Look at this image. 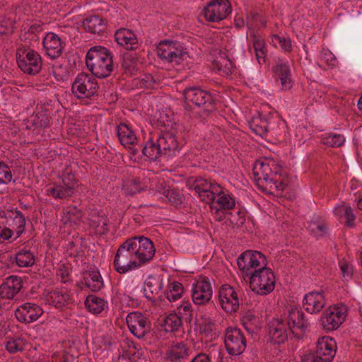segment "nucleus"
<instances>
[{
  "mask_svg": "<svg viewBox=\"0 0 362 362\" xmlns=\"http://www.w3.org/2000/svg\"><path fill=\"white\" fill-rule=\"evenodd\" d=\"M253 176L257 185L265 182L270 188L283 191L288 185L286 171L281 165L273 159L257 160L253 166Z\"/></svg>",
  "mask_w": 362,
  "mask_h": 362,
  "instance_id": "1",
  "label": "nucleus"
},
{
  "mask_svg": "<svg viewBox=\"0 0 362 362\" xmlns=\"http://www.w3.org/2000/svg\"><path fill=\"white\" fill-rule=\"evenodd\" d=\"M86 66L95 76L108 77L115 69L112 53L105 47L95 46L86 54Z\"/></svg>",
  "mask_w": 362,
  "mask_h": 362,
  "instance_id": "2",
  "label": "nucleus"
},
{
  "mask_svg": "<svg viewBox=\"0 0 362 362\" xmlns=\"http://www.w3.org/2000/svg\"><path fill=\"white\" fill-rule=\"evenodd\" d=\"M26 220L24 214L16 209L0 211V243L13 236L17 239L25 230Z\"/></svg>",
  "mask_w": 362,
  "mask_h": 362,
  "instance_id": "3",
  "label": "nucleus"
},
{
  "mask_svg": "<svg viewBox=\"0 0 362 362\" xmlns=\"http://www.w3.org/2000/svg\"><path fill=\"white\" fill-rule=\"evenodd\" d=\"M185 100L184 108L186 111L192 112L194 107H197L204 116H208L216 109L214 97L211 93L197 86L186 88L182 91Z\"/></svg>",
  "mask_w": 362,
  "mask_h": 362,
  "instance_id": "4",
  "label": "nucleus"
},
{
  "mask_svg": "<svg viewBox=\"0 0 362 362\" xmlns=\"http://www.w3.org/2000/svg\"><path fill=\"white\" fill-rule=\"evenodd\" d=\"M113 264L115 270L119 274H126L141 267L134 254L133 245L129 238L117 249Z\"/></svg>",
  "mask_w": 362,
  "mask_h": 362,
  "instance_id": "5",
  "label": "nucleus"
},
{
  "mask_svg": "<svg viewBox=\"0 0 362 362\" xmlns=\"http://www.w3.org/2000/svg\"><path fill=\"white\" fill-rule=\"evenodd\" d=\"M16 57L18 67L25 74L35 75L42 69L40 55L26 45H21L17 48Z\"/></svg>",
  "mask_w": 362,
  "mask_h": 362,
  "instance_id": "6",
  "label": "nucleus"
},
{
  "mask_svg": "<svg viewBox=\"0 0 362 362\" xmlns=\"http://www.w3.org/2000/svg\"><path fill=\"white\" fill-rule=\"evenodd\" d=\"M250 276V287L259 295H267L274 289L276 279L274 272L268 267L255 270Z\"/></svg>",
  "mask_w": 362,
  "mask_h": 362,
  "instance_id": "7",
  "label": "nucleus"
},
{
  "mask_svg": "<svg viewBox=\"0 0 362 362\" xmlns=\"http://www.w3.org/2000/svg\"><path fill=\"white\" fill-rule=\"evenodd\" d=\"M158 56L163 61L177 65L186 59L188 52L177 40H163L157 47Z\"/></svg>",
  "mask_w": 362,
  "mask_h": 362,
  "instance_id": "8",
  "label": "nucleus"
},
{
  "mask_svg": "<svg viewBox=\"0 0 362 362\" xmlns=\"http://www.w3.org/2000/svg\"><path fill=\"white\" fill-rule=\"evenodd\" d=\"M238 268L250 275L255 270L265 268L267 265L266 256L257 250H246L237 259Z\"/></svg>",
  "mask_w": 362,
  "mask_h": 362,
  "instance_id": "9",
  "label": "nucleus"
},
{
  "mask_svg": "<svg viewBox=\"0 0 362 362\" xmlns=\"http://www.w3.org/2000/svg\"><path fill=\"white\" fill-rule=\"evenodd\" d=\"M76 179L71 172H64L62 175V183L54 185L46 189V194L57 199H64L71 197L74 193Z\"/></svg>",
  "mask_w": 362,
  "mask_h": 362,
  "instance_id": "10",
  "label": "nucleus"
},
{
  "mask_svg": "<svg viewBox=\"0 0 362 362\" xmlns=\"http://www.w3.org/2000/svg\"><path fill=\"white\" fill-rule=\"evenodd\" d=\"M224 344L230 355L238 356L245 350L247 340L240 329L228 327L225 332Z\"/></svg>",
  "mask_w": 362,
  "mask_h": 362,
  "instance_id": "11",
  "label": "nucleus"
},
{
  "mask_svg": "<svg viewBox=\"0 0 362 362\" xmlns=\"http://www.w3.org/2000/svg\"><path fill=\"white\" fill-rule=\"evenodd\" d=\"M98 88L97 81L93 76L81 73L75 79L72 87V93L78 98H90L93 96Z\"/></svg>",
  "mask_w": 362,
  "mask_h": 362,
  "instance_id": "12",
  "label": "nucleus"
},
{
  "mask_svg": "<svg viewBox=\"0 0 362 362\" xmlns=\"http://www.w3.org/2000/svg\"><path fill=\"white\" fill-rule=\"evenodd\" d=\"M346 308L344 305L331 306L326 309L320 318L322 328L327 331L337 329L345 320Z\"/></svg>",
  "mask_w": 362,
  "mask_h": 362,
  "instance_id": "13",
  "label": "nucleus"
},
{
  "mask_svg": "<svg viewBox=\"0 0 362 362\" xmlns=\"http://www.w3.org/2000/svg\"><path fill=\"white\" fill-rule=\"evenodd\" d=\"M129 239L133 245L134 254L141 265L149 262L153 258L156 249L149 238L144 236H134Z\"/></svg>",
  "mask_w": 362,
  "mask_h": 362,
  "instance_id": "14",
  "label": "nucleus"
},
{
  "mask_svg": "<svg viewBox=\"0 0 362 362\" xmlns=\"http://www.w3.org/2000/svg\"><path fill=\"white\" fill-rule=\"evenodd\" d=\"M231 13V6L228 0H214L204 8L203 13L206 21L218 22L225 19Z\"/></svg>",
  "mask_w": 362,
  "mask_h": 362,
  "instance_id": "15",
  "label": "nucleus"
},
{
  "mask_svg": "<svg viewBox=\"0 0 362 362\" xmlns=\"http://www.w3.org/2000/svg\"><path fill=\"white\" fill-rule=\"evenodd\" d=\"M126 322L131 333L139 339H143L151 331L150 321L141 313H129Z\"/></svg>",
  "mask_w": 362,
  "mask_h": 362,
  "instance_id": "16",
  "label": "nucleus"
},
{
  "mask_svg": "<svg viewBox=\"0 0 362 362\" xmlns=\"http://www.w3.org/2000/svg\"><path fill=\"white\" fill-rule=\"evenodd\" d=\"M192 299L197 305H205L212 298V287L210 281L206 276H199L193 284Z\"/></svg>",
  "mask_w": 362,
  "mask_h": 362,
  "instance_id": "17",
  "label": "nucleus"
},
{
  "mask_svg": "<svg viewBox=\"0 0 362 362\" xmlns=\"http://www.w3.org/2000/svg\"><path fill=\"white\" fill-rule=\"evenodd\" d=\"M272 71L276 80L280 82L281 90H288L292 88L293 81L291 76V66L288 62L278 58L272 66Z\"/></svg>",
  "mask_w": 362,
  "mask_h": 362,
  "instance_id": "18",
  "label": "nucleus"
},
{
  "mask_svg": "<svg viewBox=\"0 0 362 362\" xmlns=\"http://www.w3.org/2000/svg\"><path fill=\"white\" fill-rule=\"evenodd\" d=\"M218 300L221 308L226 313L236 312L239 308L238 293L228 284H224L220 288Z\"/></svg>",
  "mask_w": 362,
  "mask_h": 362,
  "instance_id": "19",
  "label": "nucleus"
},
{
  "mask_svg": "<svg viewBox=\"0 0 362 362\" xmlns=\"http://www.w3.org/2000/svg\"><path fill=\"white\" fill-rule=\"evenodd\" d=\"M286 324L291 332L296 336L304 332L310 326V322L305 318L303 311L296 308L288 310Z\"/></svg>",
  "mask_w": 362,
  "mask_h": 362,
  "instance_id": "20",
  "label": "nucleus"
},
{
  "mask_svg": "<svg viewBox=\"0 0 362 362\" xmlns=\"http://www.w3.org/2000/svg\"><path fill=\"white\" fill-rule=\"evenodd\" d=\"M288 327L286 322L276 318L272 320L268 324V334L271 341L274 344H281L288 339Z\"/></svg>",
  "mask_w": 362,
  "mask_h": 362,
  "instance_id": "21",
  "label": "nucleus"
},
{
  "mask_svg": "<svg viewBox=\"0 0 362 362\" xmlns=\"http://www.w3.org/2000/svg\"><path fill=\"white\" fill-rule=\"evenodd\" d=\"M192 351L183 341L173 343L165 353L167 362H187Z\"/></svg>",
  "mask_w": 362,
  "mask_h": 362,
  "instance_id": "22",
  "label": "nucleus"
},
{
  "mask_svg": "<svg viewBox=\"0 0 362 362\" xmlns=\"http://www.w3.org/2000/svg\"><path fill=\"white\" fill-rule=\"evenodd\" d=\"M160 148L163 157L170 158L177 156L181 147L176 136L172 132H165L158 136Z\"/></svg>",
  "mask_w": 362,
  "mask_h": 362,
  "instance_id": "23",
  "label": "nucleus"
},
{
  "mask_svg": "<svg viewBox=\"0 0 362 362\" xmlns=\"http://www.w3.org/2000/svg\"><path fill=\"white\" fill-rule=\"evenodd\" d=\"M42 313L43 310L39 305L31 303L21 305L15 311L17 320L25 323L36 321Z\"/></svg>",
  "mask_w": 362,
  "mask_h": 362,
  "instance_id": "24",
  "label": "nucleus"
},
{
  "mask_svg": "<svg viewBox=\"0 0 362 362\" xmlns=\"http://www.w3.org/2000/svg\"><path fill=\"white\" fill-rule=\"evenodd\" d=\"M42 43L46 54L52 59L59 57L64 48V43L54 33H47L44 37Z\"/></svg>",
  "mask_w": 362,
  "mask_h": 362,
  "instance_id": "25",
  "label": "nucleus"
},
{
  "mask_svg": "<svg viewBox=\"0 0 362 362\" xmlns=\"http://www.w3.org/2000/svg\"><path fill=\"white\" fill-rule=\"evenodd\" d=\"M325 304L326 301L322 291H311L305 294L303 298V307L311 314L320 312Z\"/></svg>",
  "mask_w": 362,
  "mask_h": 362,
  "instance_id": "26",
  "label": "nucleus"
},
{
  "mask_svg": "<svg viewBox=\"0 0 362 362\" xmlns=\"http://www.w3.org/2000/svg\"><path fill=\"white\" fill-rule=\"evenodd\" d=\"M23 282L18 276H9L0 286V296L2 298L12 299L21 291Z\"/></svg>",
  "mask_w": 362,
  "mask_h": 362,
  "instance_id": "27",
  "label": "nucleus"
},
{
  "mask_svg": "<svg viewBox=\"0 0 362 362\" xmlns=\"http://www.w3.org/2000/svg\"><path fill=\"white\" fill-rule=\"evenodd\" d=\"M336 353V342L329 337L319 339L316 346V354L323 358L327 362H330Z\"/></svg>",
  "mask_w": 362,
  "mask_h": 362,
  "instance_id": "28",
  "label": "nucleus"
},
{
  "mask_svg": "<svg viewBox=\"0 0 362 362\" xmlns=\"http://www.w3.org/2000/svg\"><path fill=\"white\" fill-rule=\"evenodd\" d=\"M36 113L31 117V124L37 129H45L51 124L49 116V104H37Z\"/></svg>",
  "mask_w": 362,
  "mask_h": 362,
  "instance_id": "29",
  "label": "nucleus"
},
{
  "mask_svg": "<svg viewBox=\"0 0 362 362\" xmlns=\"http://www.w3.org/2000/svg\"><path fill=\"white\" fill-rule=\"evenodd\" d=\"M116 42L127 50L136 49L138 47V40L136 35L130 30L121 28L115 34Z\"/></svg>",
  "mask_w": 362,
  "mask_h": 362,
  "instance_id": "30",
  "label": "nucleus"
},
{
  "mask_svg": "<svg viewBox=\"0 0 362 362\" xmlns=\"http://www.w3.org/2000/svg\"><path fill=\"white\" fill-rule=\"evenodd\" d=\"M162 288L163 283L161 279L149 276L144 283V296L152 301L156 299L161 300L160 291Z\"/></svg>",
  "mask_w": 362,
  "mask_h": 362,
  "instance_id": "31",
  "label": "nucleus"
},
{
  "mask_svg": "<svg viewBox=\"0 0 362 362\" xmlns=\"http://www.w3.org/2000/svg\"><path fill=\"white\" fill-rule=\"evenodd\" d=\"M71 300V296L66 291L57 289L49 292L46 296L47 303L57 308L67 305Z\"/></svg>",
  "mask_w": 362,
  "mask_h": 362,
  "instance_id": "32",
  "label": "nucleus"
},
{
  "mask_svg": "<svg viewBox=\"0 0 362 362\" xmlns=\"http://www.w3.org/2000/svg\"><path fill=\"white\" fill-rule=\"evenodd\" d=\"M90 221L97 233L104 235L108 233L109 220L103 211H93L90 214Z\"/></svg>",
  "mask_w": 362,
  "mask_h": 362,
  "instance_id": "33",
  "label": "nucleus"
},
{
  "mask_svg": "<svg viewBox=\"0 0 362 362\" xmlns=\"http://www.w3.org/2000/svg\"><path fill=\"white\" fill-rule=\"evenodd\" d=\"M286 122L279 117H269L268 134L276 137L277 139H282L286 133Z\"/></svg>",
  "mask_w": 362,
  "mask_h": 362,
  "instance_id": "34",
  "label": "nucleus"
},
{
  "mask_svg": "<svg viewBox=\"0 0 362 362\" xmlns=\"http://www.w3.org/2000/svg\"><path fill=\"white\" fill-rule=\"evenodd\" d=\"M84 29L91 33L100 34L106 29L105 21L98 16H91L83 21Z\"/></svg>",
  "mask_w": 362,
  "mask_h": 362,
  "instance_id": "35",
  "label": "nucleus"
},
{
  "mask_svg": "<svg viewBox=\"0 0 362 362\" xmlns=\"http://www.w3.org/2000/svg\"><path fill=\"white\" fill-rule=\"evenodd\" d=\"M269 117L262 115L253 117L249 122L250 129L257 135L264 138L268 135Z\"/></svg>",
  "mask_w": 362,
  "mask_h": 362,
  "instance_id": "36",
  "label": "nucleus"
},
{
  "mask_svg": "<svg viewBox=\"0 0 362 362\" xmlns=\"http://www.w3.org/2000/svg\"><path fill=\"white\" fill-rule=\"evenodd\" d=\"M83 282L92 291H100L103 286V281L98 271L93 270L83 274Z\"/></svg>",
  "mask_w": 362,
  "mask_h": 362,
  "instance_id": "37",
  "label": "nucleus"
},
{
  "mask_svg": "<svg viewBox=\"0 0 362 362\" xmlns=\"http://www.w3.org/2000/svg\"><path fill=\"white\" fill-rule=\"evenodd\" d=\"M159 146L158 137L156 139L150 138L145 142L144 146L141 148L142 154L152 160H156L163 156Z\"/></svg>",
  "mask_w": 362,
  "mask_h": 362,
  "instance_id": "38",
  "label": "nucleus"
},
{
  "mask_svg": "<svg viewBox=\"0 0 362 362\" xmlns=\"http://www.w3.org/2000/svg\"><path fill=\"white\" fill-rule=\"evenodd\" d=\"M117 136L121 144L125 147L134 145L137 141L134 131L124 123H121L117 126Z\"/></svg>",
  "mask_w": 362,
  "mask_h": 362,
  "instance_id": "39",
  "label": "nucleus"
},
{
  "mask_svg": "<svg viewBox=\"0 0 362 362\" xmlns=\"http://www.w3.org/2000/svg\"><path fill=\"white\" fill-rule=\"evenodd\" d=\"M85 305L91 313L99 314L105 309L106 302L104 299L91 294L87 296Z\"/></svg>",
  "mask_w": 362,
  "mask_h": 362,
  "instance_id": "40",
  "label": "nucleus"
},
{
  "mask_svg": "<svg viewBox=\"0 0 362 362\" xmlns=\"http://www.w3.org/2000/svg\"><path fill=\"white\" fill-rule=\"evenodd\" d=\"M182 325V320L177 313H170L165 317L162 326L165 332H177Z\"/></svg>",
  "mask_w": 362,
  "mask_h": 362,
  "instance_id": "41",
  "label": "nucleus"
},
{
  "mask_svg": "<svg viewBox=\"0 0 362 362\" xmlns=\"http://www.w3.org/2000/svg\"><path fill=\"white\" fill-rule=\"evenodd\" d=\"M16 262L21 267H30L35 263V255L28 250L21 249L16 255Z\"/></svg>",
  "mask_w": 362,
  "mask_h": 362,
  "instance_id": "42",
  "label": "nucleus"
},
{
  "mask_svg": "<svg viewBox=\"0 0 362 362\" xmlns=\"http://www.w3.org/2000/svg\"><path fill=\"white\" fill-rule=\"evenodd\" d=\"M44 26L45 24L40 21L27 19L21 25V31H23L25 35L35 36L43 30Z\"/></svg>",
  "mask_w": 362,
  "mask_h": 362,
  "instance_id": "43",
  "label": "nucleus"
},
{
  "mask_svg": "<svg viewBox=\"0 0 362 362\" xmlns=\"http://www.w3.org/2000/svg\"><path fill=\"white\" fill-rule=\"evenodd\" d=\"M210 205H216L217 208L227 211L233 209L235 205V199L228 194L222 193L214 201L211 202Z\"/></svg>",
  "mask_w": 362,
  "mask_h": 362,
  "instance_id": "44",
  "label": "nucleus"
},
{
  "mask_svg": "<svg viewBox=\"0 0 362 362\" xmlns=\"http://www.w3.org/2000/svg\"><path fill=\"white\" fill-rule=\"evenodd\" d=\"M183 293V286L180 282L175 281L168 285L167 291L164 293L166 298L170 301H175L180 298Z\"/></svg>",
  "mask_w": 362,
  "mask_h": 362,
  "instance_id": "45",
  "label": "nucleus"
},
{
  "mask_svg": "<svg viewBox=\"0 0 362 362\" xmlns=\"http://www.w3.org/2000/svg\"><path fill=\"white\" fill-rule=\"evenodd\" d=\"M334 212V214L338 216H344L346 220V225L348 226L352 227L354 226L356 216L351 206L343 204L336 207Z\"/></svg>",
  "mask_w": 362,
  "mask_h": 362,
  "instance_id": "46",
  "label": "nucleus"
},
{
  "mask_svg": "<svg viewBox=\"0 0 362 362\" xmlns=\"http://www.w3.org/2000/svg\"><path fill=\"white\" fill-rule=\"evenodd\" d=\"M211 183L204 178H197L194 182V189L203 202H206L205 196L210 189Z\"/></svg>",
  "mask_w": 362,
  "mask_h": 362,
  "instance_id": "47",
  "label": "nucleus"
},
{
  "mask_svg": "<svg viewBox=\"0 0 362 362\" xmlns=\"http://www.w3.org/2000/svg\"><path fill=\"white\" fill-rule=\"evenodd\" d=\"M178 315L186 322H191L193 317L192 306L189 302H183L177 308Z\"/></svg>",
  "mask_w": 362,
  "mask_h": 362,
  "instance_id": "48",
  "label": "nucleus"
},
{
  "mask_svg": "<svg viewBox=\"0 0 362 362\" xmlns=\"http://www.w3.org/2000/svg\"><path fill=\"white\" fill-rule=\"evenodd\" d=\"M26 340L21 337H14L8 340L6 347L8 352L16 353L25 349Z\"/></svg>",
  "mask_w": 362,
  "mask_h": 362,
  "instance_id": "49",
  "label": "nucleus"
},
{
  "mask_svg": "<svg viewBox=\"0 0 362 362\" xmlns=\"http://www.w3.org/2000/svg\"><path fill=\"white\" fill-rule=\"evenodd\" d=\"M323 144L333 148L341 146L344 141L345 137L342 134H330L322 139Z\"/></svg>",
  "mask_w": 362,
  "mask_h": 362,
  "instance_id": "50",
  "label": "nucleus"
},
{
  "mask_svg": "<svg viewBox=\"0 0 362 362\" xmlns=\"http://www.w3.org/2000/svg\"><path fill=\"white\" fill-rule=\"evenodd\" d=\"M195 324L200 333L205 334L207 337L212 336L214 324L210 319L205 318L202 322H200L199 320H196Z\"/></svg>",
  "mask_w": 362,
  "mask_h": 362,
  "instance_id": "51",
  "label": "nucleus"
},
{
  "mask_svg": "<svg viewBox=\"0 0 362 362\" xmlns=\"http://www.w3.org/2000/svg\"><path fill=\"white\" fill-rule=\"evenodd\" d=\"M13 175L10 167L4 161H0V185L12 181Z\"/></svg>",
  "mask_w": 362,
  "mask_h": 362,
  "instance_id": "52",
  "label": "nucleus"
},
{
  "mask_svg": "<svg viewBox=\"0 0 362 362\" xmlns=\"http://www.w3.org/2000/svg\"><path fill=\"white\" fill-rule=\"evenodd\" d=\"M228 220L230 222L237 226H241L245 223V214L240 209L237 210L235 214L233 212L227 211Z\"/></svg>",
  "mask_w": 362,
  "mask_h": 362,
  "instance_id": "53",
  "label": "nucleus"
},
{
  "mask_svg": "<svg viewBox=\"0 0 362 362\" xmlns=\"http://www.w3.org/2000/svg\"><path fill=\"white\" fill-rule=\"evenodd\" d=\"M222 193L225 192L222 190L221 187L216 183L211 182L210 189L209 190L208 194L205 196L206 198L205 202L210 203L211 202L214 201V199Z\"/></svg>",
  "mask_w": 362,
  "mask_h": 362,
  "instance_id": "54",
  "label": "nucleus"
},
{
  "mask_svg": "<svg viewBox=\"0 0 362 362\" xmlns=\"http://www.w3.org/2000/svg\"><path fill=\"white\" fill-rule=\"evenodd\" d=\"M163 194L171 203L177 204L182 202V196L180 193L175 189L168 188L164 189Z\"/></svg>",
  "mask_w": 362,
  "mask_h": 362,
  "instance_id": "55",
  "label": "nucleus"
},
{
  "mask_svg": "<svg viewBox=\"0 0 362 362\" xmlns=\"http://www.w3.org/2000/svg\"><path fill=\"white\" fill-rule=\"evenodd\" d=\"M14 23L13 20L6 17L0 18V34H9L13 32Z\"/></svg>",
  "mask_w": 362,
  "mask_h": 362,
  "instance_id": "56",
  "label": "nucleus"
},
{
  "mask_svg": "<svg viewBox=\"0 0 362 362\" xmlns=\"http://www.w3.org/2000/svg\"><path fill=\"white\" fill-rule=\"evenodd\" d=\"M215 65L218 70L226 74H232L233 64L229 59H223V61L215 60Z\"/></svg>",
  "mask_w": 362,
  "mask_h": 362,
  "instance_id": "57",
  "label": "nucleus"
},
{
  "mask_svg": "<svg viewBox=\"0 0 362 362\" xmlns=\"http://www.w3.org/2000/svg\"><path fill=\"white\" fill-rule=\"evenodd\" d=\"M126 344L128 349L124 352V356L128 357L129 359L139 358L138 344L129 340H127Z\"/></svg>",
  "mask_w": 362,
  "mask_h": 362,
  "instance_id": "58",
  "label": "nucleus"
},
{
  "mask_svg": "<svg viewBox=\"0 0 362 362\" xmlns=\"http://www.w3.org/2000/svg\"><path fill=\"white\" fill-rule=\"evenodd\" d=\"M308 228L317 237L322 236L327 230V227L323 223H311L309 224Z\"/></svg>",
  "mask_w": 362,
  "mask_h": 362,
  "instance_id": "59",
  "label": "nucleus"
},
{
  "mask_svg": "<svg viewBox=\"0 0 362 362\" xmlns=\"http://www.w3.org/2000/svg\"><path fill=\"white\" fill-rule=\"evenodd\" d=\"M52 359L53 362H74L75 357L73 354L63 351L54 354Z\"/></svg>",
  "mask_w": 362,
  "mask_h": 362,
  "instance_id": "60",
  "label": "nucleus"
},
{
  "mask_svg": "<svg viewBox=\"0 0 362 362\" xmlns=\"http://www.w3.org/2000/svg\"><path fill=\"white\" fill-rule=\"evenodd\" d=\"M67 215L70 220L73 218L74 221H80L82 218L83 212L76 206H69L67 208Z\"/></svg>",
  "mask_w": 362,
  "mask_h": 362,
  "instance_id": "61",
  "label": "nucleus"
},
{
  "mask_svg": "<svg viewBox=\"0 0 362 362\" xmlns=\"http://www.w3.org/2000/svg\"><path fill=\"white\" fill-rule=\"evenodd\" d=\"M132 194H136L144 190L146 188L145 184L141 182L139 177H134L131 180Z\"/></svg>",
  "mask_w": 362,
  "mask_h": 362,
  "instance_id": "62",
  "label": "nucleus"
},
{
  "mask_svg": "<svg viewBox=\"0 0 362 362\" xmlns=\"http://www.w3.org/2000/svg\"><path fill=\"white\" fill-rule=\"evenodd\" d=\"M274 38L279 43L281 47L284 49L285 52H289L291 50V42L289 38L280 37L279 35H274Z\"/></svg>",
  "mask_w": 362,
  "mask_h": 362,
  "instance_id": "63",
  "label": "nucleus"
},
{
  "mask_svg": "<svg viewBox=\"0 0 362 362\" xmlns=\"http://www.w3.org/2000/svg\"><path fill=\"white\" fill-rule=\"evenodd\" d=\"M216 205H210V208L212 212L215 214V220L217 221H222L228 216L227 212H224V210L217 208Z\"/></svg>",
  "mask_w": 362,
  "mask_h": 362,
  "instance_id": "64",
  "label": "nucleus"
}]
</instances>
